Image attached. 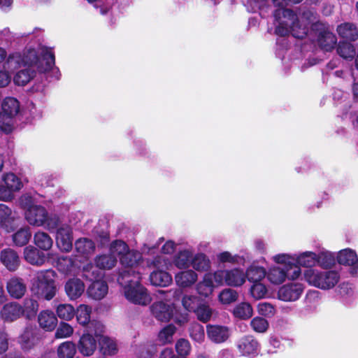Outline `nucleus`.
<instances>
[{
    "label": "nucleus",
    "mask_w": 358,
    "mask_h": 358,
    "mask_svg": "<svg viewBox=\"0 0 358 358\" xmlns=\"http://www.w3.org/2000/svg\"><path fill=\"white\" fill-rule=\"evenodd\" d=\"M273 17L276 34L283 36L291 33L297 38L306 36L310 27L313 30H317L315 25L322 23L317 21V13L308 8H300L298 14L290 9H278L274 11Z\"/></svg>",
    "instance_id": "1"
},
{
    "label": "nucleus",
    "mask_w": 358,
    "mask_h": 358,
    "mask_svg": "<svg viewBox=\"0 0 358 358\" xmlns=\"http://www.w3.org/2000/svg\"><path fill=\"white\" fill-rule=\"evenodd\" d=\"M32 35L36 38L38 45L37 48L26 49L21 54L23 66L29 69H36L38 73L52 70L55 64V56L51 49L41 45L43 31L36 28Z\"/></svg>",
    "instance_id": "2"
},
{
    "label": "nucleus",
    "mask_w": 358,
    "mask_h": 358,
    "mask_svg": "<svg viewBox=\"0 0 358 358\" xmlns=\"http://www.w3.org/2000/svg\"><path fill=\"white\" fill-rule=\"evenodd\" d=\"M129 271L120 273L118 277L119 283L124 287V294L125 298L131 303L147 306L149 304L152 298L147 289L143 287L141 282V273L136 271V275L129 278Z\"/></svg>",
    "instance_id": "3"
},
{
    "label": "nucleus",
    "mask_w": 358,
    "mask_h": 358,
    "mask_svg": "<svg viewBox=\"0 0 358 358\" xmlns=\"http://www.w3.org/2000/svg\"><path fill=\"white\" fill-rule=\"evenodd\" d=\"M304 280L310 286L320 289H330L338 282L339 273L336 271H320L317 268L306 269L303 272Z\"/></svg>",
    "instance_id": "4"
},
{
    "label": "nucleus",
    "mask_w": 358,
    "mask_h": 358,
    "mask_svg": "<svg viewBox=\"0 0 358 358\" xmlns=\"http://www.w3.org/2000/svg\"><path fill=\"white\" fill-rule=\"evenodd\" d=\"M55 275V272L52 269L38 271L32 287L34 294L47 301L51 300L57 292Z\"/></svg>",
    "instance_id": "5"
},
{
    "label": "nucleus",
    "mask_w": 358,
    "mask_h": 358,
    "mask_svg": "<svg viewBox=\"0 0 358 358\" xmlns=\"http://www.w3.org/2000/svg\"><path fill=\"white\" fill-rule=\"evenodd\" d=\"M20 102L13 97H6L1 103L0 111V129L6 134L10 133L16 117L20 114Z\"/></svg>",
    "instance_id": "6"
},
{
    "label": "nucleus",
    "mask_w": 358,
    "mask_h": 358,
    "mask_svg": "<svg viewBox=\"0 0 358 358\" xmlns=\"http://www.w3.org/2000/svg\"><path fill=\"white\" fill-rule=\"evenodd\" d=\"M45 229L50 231H56V244L62 252H67V224L63 217L55 213L47 214Z\"/></svg>",
    "instance_id": "7"
},
{
    "label": "nucleus",
    "mask_w": 358,
    "mask_h": 358,
    "mask_svg": "<svg viewBox=\"0 0 358 358\" xmlns=\"http://www.w3.org/2000/svg\"><path fill=\"white\" fill-rule=\"evenodd\" d=\"M20 208L24 210V217L27 222L33 226H45L47 210L41 205L34 203H19Z\"/></svg>",
    "instance_id": "8"
},
{
    "label": "nucleus",
    "mask_w": 358,
    "mask_h": 358,
    "mask_svg": "<svg viewBox=\"0 0 358 358\" xmlns=\"http://www.w3.org/2000/svg\"><path fill=\"white\" fill-rule=\"evenodd\" d=\"M91 332H94V336L99 341L100 350L103 355H113L117 352L116 342L106 336L103 335L104 326L99 321H92L90 322Z\"/></svg>",
    "instance_id": "9"
},
{
    "label": "nucleus",
    "mask_w": 358,
    "mask_h": 358,
    "mask_svg": "<svg viewBox=\"0 0 358 358\" xmlns=\"http://www.w3.org/2000/svg\"><path fill=\"white\" fill-rule=\"evenodd\" d=\"M1 179L4 185H0V201H10L13 198L14 192L22 187V182L20 178L11 172L3 174Z\"/></svg>",
    "instance_id": "10"
},
{
    "label": "nucleus",
    "mask_w": 358,
    "mask_h": 358,
    "mask_svg": "<svg viewBox=\"0 0 358 358\" xmlns=\"http://www.w3.org/2000/svg\"><path fill=\"white\" fill-rule=\"evenodd\" d=\"M301 274V269L299 267H294L293 271L283 268L280 266H274L271 267L266 273L267 279L273 285H280L286 279L296 280Z\"/></svg>",
    "instance_id": "11"
},
{
    "label": "nucleus",
    "mask_w": 358,
    "mask_h": 358,
    "mask_svg": "<svg viewBox=\"0 0 358 358\" xmlns=\"http://www.w3.org/2000/svg\"><path fill=\"white\" fill-rule=\"evenodd\" d=\"M315 27L318 31L317 43L319 47L326 52L331 51L337 43L335 34L329 30L326 24L323 23L316 24Z\"/></svg>",
    "instance_id": "12"
},
{
    "label": "nucleus",
    "mask_w": 358,
    "mask_h": 358,
    "mask_svg": "<svg viewBox=\"0 0 358 358\" xmlns=\"http://www.w3.org/2000/svg\"><path fill=\"white\" fill-rule=\"evenodd\" d=\"M304 290V286L299 282H290L281 286L277 292L278 299L285 302L297 301Z\"/></svg>",
    "instance_id": "13"
},
{
    "label": "nucleus",
    "mask_w": 358,
    "mask_h": 358,
    "mask_svg": "<svg viewBox=\"0 0 358 358\" xmlns=\"http://www.w3.org/2000/svg\"><path fill=\"white\" fill-rule=\"evenodd\" d=\"M20 217L16 216L11 209L3 203H0V227L7 232L13 231L21 224Z\"/></svg>",
    "instance_id": "14"
},
{
    "label": "nucleus",
    "mask_w": 358,
    "mask_h": 358,
    "mask_svg": "<svg viewBox=\"0 0 358 358\" xmlns=\"http://www.w3.org/2000/svg\"><path fill=\"white\" fill-rule=\"evenodd\" d=\"M142 261V255L136 250H130L120 258V263L124 267L121 272L129 271V278L136 275V271L140 272L139 264Z\"/></svg>",
    "instance_id": "15"
},
{
    "label": "nucleus",
    "mask_w": 358,
    "mask_h": 358,
    "mask_svg": "<svg viewBox=\"0 0 358 358\" xmlns=\"http://www.w3.org/2000/svg\"><path fill=\"white\" fill-rule=\"evenodd\" d=\"M237 348L241 355L255 357L258 355L260 346L253 336H246L238 341Z\"/></svg>",
    "instance_id": "16"
},
{
    "label": "nucleus",
    "mask_w": 358,
    "mask_h": 358,
    "mask_svg": "<svg viewBox=\"0 0 358 358\" xmlns=\"http://www.w3.org/2000/svg\"><path fill=\"white\" fill-rule=\"evenodd\" d=\"M23 315V308L17 302H8L0 310V317L6 322H12Z\"/></svg>",
    "instance_id": "17"
},
{
    "label": "nucleus",
    "mask_w": 358,
    "mask_h": 358,
    "mask_svg": "<svg viewBox=\"0 0 358 358\" xmlns=\"http://www.w3.org/2000/svg\"><path fill=\"white\" fill-rule=\"evenodd\" d=\"M207 336L213 343L220 344L225 342L230 336L229 327L223 325L208 324L206 326Z\"/></svg>",
    "instance_id": "18"
},
{
    "label": "nucleus",
    "mask_w": 358,
    "mask_h": 358,
    "mask_svg": "<svg viewBox=\"0 0 358 358\" xmlns=\"http://www.w3.org/2000/svg\"><path fill=\"white\" fill-rule=\"evenodd\" d=\"M6 289L11 298L20 299L24 296L27 285L22 278L13 276L6 282Z\"/></svg>",
    "instance_id": "19"
},
{
    "label": "nucleus",
    "mask_w": 358,
    "mask_h": 358,
    "mask_svg": "<svg viewBox=\"0 0 358 358\" xmlns=\"http://www.w3.org/2000/svg\"><path fill=\"white\" fill-rule=\"evenodd\" d=\"M93 329V327L92 328ZM90 323L87 328V333L84 334L80 338L78 348L84 356L92 355L96 348V340L93 337L94 332H91Z\"/></svg>",
    "instance_id": "20"
},
{
    "label": "nucleus",
    "mask_w": 358,
    "mask_h": 358,
    "mask_svg": "<svg viewBox=\"0 0 358 358\" xmlns=\"http://www.w3.org/2000/svg\"><path fill=\"white\" fill-rule=\"evenodd\" d=\"M150 311L153 317L160 322H168L173 316L172 307L162 301L152 303Z\"/></svg>",
    "instance_id": "21"
},
{
    "label": "nucleus",
    "mask_w": 358,
    "mask_h": 358,
    "mask_svg": "<svg viewBox=\"0 0 358 358\" xmlns=\"http://www.w3.org/2000/svg\"><path fill=\"white\" fill-rule=\"evenodd\" d=\"M0 260L3 266L11 272L15 271L20 264L17 253L10 248L4 249L1 252Z\"/></svg>",
    "instance_id": "22"
},
{
    "label": "nucleus",
    "mask_w": 358,
    "mask_h": 358,
    "mask_svg": "<svg viewBox=\"0 0 358 358\" xmlns=\"http://www.w3.org/2000/svg\"><path fill=\"white\" fill-rule=\"evenodd\" d=\"M23 255L25 261L34 266H42L46 260L44 252L32 245L26 246Z\"/></svg>",
    "instance_id": "23"
},
{
    "label": "nucleus",
    "mask_w": 358,
    "mask_h": 358,
    "mask_svg": "<svg viewBox=\"0 0 358 358\" xmlns=\"http://www.w3.org/2000/svg\"><path fill=\"white\" fill-rule=\"evenodd\" d=\"M197 280V273L192 269L180 271L175 275V281L177 285L182 288L192 287L195 284Z\"/></svg>",
    "instance_id": "24"
},
{
    "label": "nucleus",
    "mask_w": 358,
    "mask_h": 358,
    "mask_svg": "<svg viewBox=\"0 0 358 358\" xmlns=\"http://www.w3.org/2000/svg\"><path fill=\"white\" fill-rule=\"evenodd\" d=\"M108 291L106 282L98 280L93 281L88 287L87 292L90 297L95 300H101L105 297Z\"/></svg>",
    "instance_id": "25"
},
{
    "label": "nucleus",
    "mask_w": 358,
    "mask_h": 358,
    "mask_svg": "<svg viewBox=\"0 0 358 358\" xmlns=\"http://www.w3.org/2000/svg\"><path fill=\"white\" fill-rule=\"evenodd\" d=\"M39 326L45 331H51L55 329L57 319L55 313L49 310L41 311L38 316Z\"/></svg>",
    "instance_id": "26"
},
{
    "label": "nucleus",
    "mask_w": 358,
    "mask_h": 358,
    "mask_svg": "<svg viewBox=\"0 0 358 358\" xmlns=\"http://www.w3.org/2000/svg\"><path fill=\"white\" fill-rule=\"evenodd\" d=\"M336 31L340 37L346 40L355 41L358 38V29L354 23H342L337 27Z\"/></svg>",
    "instance_id": "27"
},
{
    "label": "nucleus",
    "mask_w": 358,
    "mask_h": 358,
    "mask_svg": "<svg viewBox=\"0 0 358 358\" xmlns=\"http://www.w3.org/2000/svg\"><path fill=\"white\" fill-rule=\"evenodd\" d=\"M295 264L301 268V266L313 268L317 265L316 253L310 251H306L298 255L295 254Z\"/></svg>",
    "instance_id": "28"
},
{
    "label": "nucleus",
    "mask_w": 358,
    "mask_h": 358,
    "mask_svg": "<svg viewBox=\"0 0 358 358\" xmlns=\"http://www.w3.org/2000/svg\"><path fill=\"white\" fill-rule=\"evenodd\" d=\"M196 288L197 293L200 296L203 297H208L210 296L215 289L212 273H206L203 275L202 280L197 283Z\"/></svg>",
    "instance_id": "29"
},
{
    "label": "nucleus",
    "mask_w": 358,
    "mask_h": 358,
    "mask_svg": "<svg viewBox=\"0 0 358 358\" xmlns=\"http://www.w3.org/2000/svg\"><path fill=\"white\" fill-rule=\"evenodd\" d=\"M245 282L243 270L238 268L227 269V284L231 287H240Z\"/></svg>",
    "instance_id": "30"
},
{
    "label": "nucleus",
    "mask_w": 358,
    "mask_h": 358,
    "mask_svg": "<svg viewBox=\"0 0 358 358\" xmlns=\"http://www.w3.org/2000/svg\"><path fill=\"white\" fill-rule=\"evenodd\" d=\"M191 266L198 272H207L210 269L211 262L206 255L199 252L193 255Z\"/></svg>",
    "instance_id": "31"
},
{
    "label": "nucleus",
    "mask_w": 358,
    "mask_h": 358,
    "mask_svg": "<svg viewBox=\"0 0 358 358\" xmlns=\"http://www.w3.org/2000/svg\"><path fill=\"white\" fill-rule=\"evenodd\" d=\"M150 280L155 286L166 287L172 282V277L164 270H156L150 273Z\"/></svg>",
    "instance_id": "32"
},
{
    "label": "nucleus",
    "mask_w": 358,
    "mask_h": 358,
    "mask_svg": "<svg viewBox=\"0 0 358 358\" xmlns=\"http://www.w3.org/2000/svg\"><path fill=\"white\" fill-rule=\"evenodd\" d=\"M317 265L322 268H329L333 266L336 260V256L335 253L331 252L325 249H322L317 254Z\"/></svg>",
    "instance_id": "33"
},
{
    "label": "nucleus",
    "mask_w": 358,
    "mask_h": 358,
    "mask_svg": "<svg viewBox=\"0 0 358 358\" xmlns=\"http://www.w3.org/2000/svg\"><path fill=\"white\" fill-rule=\"evenodd\" d=\"M295 254L290 255L287 253L278 254L272 257V260L279 264L285 269H287L289 271H294V267H299L295 264Z\"/></svg>",
    "instance_id": "34"
},
{
    "label": "nucleus",
    "mask_w": 358,
    "mask_h": 358,
    "mask_svg": "<svg viewBox=\"0 0 358 358\" xmlns=\"http://www.w3.org/2000/svg\"><path fill=\"white\" fill-rule=\"evenodd\" d=\"M94 264L99 269L110 270L116 265L117 258L110 255V252L108 254H102L97 255L94 258Z\"/></svg>",
    "instance_id": "35"
},
{
    "label": "nucleus",
    "mask_w": 358,
    "mask_h": 358,
    "mask_svg": "<svg viewBox=\"0 0 358 358\" xmlns=\"http://www.w3.org/2000/svg\"><path fill=\"white\" fill-rule=\"evenodd\" d=\"M34 244L41 250L48 251L51 249L53 241L52 238L44 231H37L34 236Z\"/></svg>",
    "instance_id": "36"
},
{
    "label": "nucleus",
    "mask_w": 358,
    "mask_h": 358,
    "mask_svg": "<svg viewBox=\"0 0 358 358\" xmlns=\"http://www.w3.org/2000/svg\"><path fill=\"white\" fill-rule=\"evenodd\" d=\"M357 258L356 252L350 248L341 250L336 255V259L340 264L349 266L350 267L357 260Z\"/></svg>",
    "instance_id": "37"
},
{
    "label": "nucleus",
    "mask_w": 358,
    "mask_h": 358,
    "mask_svg": "<svg viewBox=\"0 0 358 358\" xmlns=\"http://www.w3.org/2000/svg\"><path fill=\"white\" fill-rule=\"evenodd\" d=\"M35 329L31 327H25L23 333L19 338V342L24 350H29L34 345L35 341Z\"/></svg>",
    "instance_id": "38"
},
{
    "label": "nucleus",
    "mask_w": 358,
    "mask_h": 358,
    "mask_svg": "<svg viewBox=\"0 0 358 358\" xmlns=\"http://www.w3.org/2000/svg\"><path fill=\"white\" fill-rule=\"evenodd\" d=\"M36 69L26 68L16 73L13 81L17 85L24 86L36 76Z\"/></svg>",
    "instance_id": "39"
},
{
    "label": "nucleus",
    "mask_w": 358,
    "mask_h": 358,
    "mask_svg": "<svg viewBox=\"0 0 358 358\" xmlns=\"http://www.w3.org/2000/svg\"><path fill=\"white\" fill-rule=\"evenodd\" d=\"M193 257L192 252L189 250L180 251L174 259V264L178 268H187L191 266V261Z\"/></svg>",
    "instance_id": "40"
},
{
    "label": "nucleus",
    "mask_w": 358,
    "mask_h": 358,
    "mask_svg": "<svg viewBox=\"0 0 358 358\" xmlns=\"http://www.w3.org/2000/svg\"><path fill=\"white\" fill-rule=\"evenodd\" d=\"M101 270V269H99L96 264H93L92 263H87L83 267V276L86 279L92 282L101 280L103 275V273Z\"/></svg>",
    "instance_id": "41"
},
{
    "label": "nucleus",
    "mask_w": 358,
    "mask_h": 358,
    "mask_svg": "<svg viewBox=\"0 0 358 358\" xmlns=\"http://www.w3.org/2000/svg\"><path fill=\"white\" fill-rule=\"evenodd\" d=\"M31 236L30 229L24 227L19 229L13 234V241L17 246H24L28 243Z\"/></svg>",
    "instance_id": "42"
},
{
    "label": "nucleus",
    "mask_w": 358,
    "mask_h": 358,
    "mask_svg": "<svg viewBox=\"0 0 358 358\" xmlns=\"http://www.w3.org/2000/svg\"><path fill=\"white\" fill-rule=\"evenodd\" d=\"M85 290V285L79 278L69 280V298L76 299L82 295Z\"/></svg>",
    "instance_id": "43"
},
{
    "label": "nucleus",
    "mask_w": 358,
    "mask_h": 358,
    "mask_svg": "<svg viewBox=\"0 0 358 358\" xmlns=\"http://www.w3.org/2000/svg\"><path fill=\"white\" fill-rule=\"evenodd\" d=\"M245 274V278H247L250 282L253 283L259 282L266 276V270L263 267L257 266H250Z\"/></svg>",
    "instance_id": "44"
},
{
    "label": "nucleus",
    "mask_w": 358,
    "mask_h": 358,
    "mask_svg": "<svg viewBox=\"0 0 358 358\" xmlns=\"http://www.w3.org/2000/svg\"><path fill=\"white\" fill-rule=\"evenodd\" d=\"M76 251L83 255H88L94 252L95 250L94 243L86 238H80L75 243Z\"/></svg>",
    "instance_id": "45"
},
{
    "label": "nucleus",
    "mask_w": 358,
    "mask_h": 358,
    "mask_svg": "<svg viewBox=\"0 0 358 358\" xmlns=\"http://www.w3.org/2000/svg\"><path fill=\"white\" fill-rule=\"evenodd\" d=\"M253 313L251 305L246 302L238 304L233 310L234 315L239 319L246 320L250 318Z\"/></svg>",
    "instance_id": "46"
},
{
    "label": "nucleus",
    "mask_w": 358,
    "mask_h": 358,
    "mask_svg": "<svg viewBox=\"0 0 358 358\" xmlns=\"http://www.w3.org/2000/svg\"><path fill=\"white\" fill-rule=\"evenodd\" d=\"M23 315H25L27 319L33 318L38 309V303L36 300L31 298H26L23 301Z\"/></svg>",
    "instance_id": "47"
},
{
    "label": "nucleus",
    "mask_w": 358,
    "mask_h": 358,
    "mask_svg": "<svg viewBox=\"0 0 358 358\" xmlns=\"http://www.w3.org/2000/svg\"><path fill=\"white\" fill-rule=\"evenodd\" d=\"M129 251L128 245L123 241L115 240L110 243L109 252L115 257L118 256L120 259Z\"/></svg>",
    "instance_id": "48"
},
{
    "label": "nucleus",
    "mask_w": 358,
    "mask_h": 358,
    "mask_svg": "<svg viewBox=\"0 0 358 358\" xmlns=\"http://www.w3.org/2000/svg\"><path fill=\"white\" fill-rule=\"evenodd\" d=\"M176 328L173 324L164 327L158 334V339L162 344L171 343L173 340Z\"/></svg>",
    "instance_id": "49"
},
{
    "label": "nucleus",
    "mask_w": 358,
    "mask_h": 358,
    "mask_svg": "<svg viewBox=\"0 0 358 358\" xmlns=\"http://www.w3.org/2000/svg\"><path fill=\"white\" fill-rule=\"evenodd\" d=\"M22 65V58L20 53L15 52L9 55L3 64L4 70L13 71Z\"/></svg>",
    "instance_id": "50"
},
{
    "label": "nucleus",
    "mask_w": 358,
    "mask_h": 358,
    "mask_svg": "<svg viewBox=\"0 0 358 358\" xmlns=\"http://www.w3.org/2000/svg\"><path fill=\"white\" fill-rule=\"evenodd\" d=\"M238 297V292L231 288L224 289L218 295L219 301L224 305L235 302Z\"/></svg>",
    "instance_id": "51"
},
{
    "label": "nucleus",
    "mask_w": 358,
    "mask_h": 358,
    "mask_svg": "<svg viewBox=\"0 0 358 358\" xmlns=\"http://www.w3.org/2000/svg\"><path fill=\"white\" fill-rule=\"evenodd\" d=\"M337 52L344 59H352L355 55V48L350 43L340 42L337 46Z\"/></svg>",
    "instance_id": "52"
},
{
    "label": "nucleus",
    "mask_w": 358,
    "mask_h": 358,
    "mask_svg": "<svg viewBox=\"0 0 358 358\" xmlns=\"http://www.w3.org/2000/svg\"><path fill=\"white\" fill-rule=\"evenodd\" d=\"M91 312V307L85 304L80 305L76 311V317L78 322L83 325H85L86 324L89 323Z\"/></svg>",
    "instance_id": "53"
},
{
    "label": "nucleus",
    "mask_w": 358,
    "mask_h": 358,
    "mask_svg": "<svg viewBox=\"0 0 358 358\" xmlns=\"http://www.w3.org/2000/svg\"><path fill=\"white\" fill-rule=\"evenodd\" d=\"M190 337L197 343H202L205 338V331L203 327L199 324H192L189 328Z\"/></svg>",
    "instance_id": "54"
},
{
    "label": "nucleus",
    "mask_w": 358,
    "mask_h": 358,
    "mask_svg": "<svg viewBox=\"0 0 358 358\" xmlns=\"http://www.w3.org/2000/svg\"><path fill=\"white\" fill-rule=\"evenodd\" d=\"M194 313L200 321L207 322L211 318L213 310L209 306L203 303L198 306Z\"/></svg>",
    "instance_id": "55"
},
{
    "label": "nucleus",
    "mask_w": 358,
    "mask_h": 358,
    "mask_svg": "<svg viewBox=\"0 0 358 358\" xmlns=\"http://www.w3.org/2000/svg\"><path fill=\"white\" fill-rule=\"evenodd\" d=\"M250 326L255 332L264 333L267 331L269 324L266 319L262 317H255L250 321Z\"/></svg>",
    "instance_id": "56"
},
{
    "label": "nucleus",
    "mask_w": 358,
    "mask_h": 358,
    "mask_svg": "<svg viewBox=\"0 0 358 358\" xmlns=\"http://www.w3.org/2000/svg\"><path fill=\"white\" fill-rule=\"evenodd\" d=\"M199 299L194 295H185L182 299L183 307L188 311L194 312L199 306Z\"/></svg>",
    "instance_id": "57"
},
{
    "label": "nucleus",
    "mask_w": 358,
    "mask_h": 358,
    "mask_svg": "<svg viewBox=\"0 0 358 358\" xmlns=\"http://www.w3.org/2000/svg\"><path fill=\"white\" fill-rule=\"evenodd\" d=\"M251 296L255 299H261L267 294V288L263 284L259 282L254 283L250 289Z\"/></svg>",
    "instance_id": "58"
},
{
    "label": "nucleus",
    "mask_w": 358,
    "mask_h": 358,
    "mask_svg": "<svg viewBox=\"0 0 358 358\" xmlns=\"http://www.w3.org/2000/svg\"><path fill=\"white\" fill-rule=\"evenodd\" d=\"M257 311L259 315L266 317H272L276 312L275 306L268 302H260L257 306Z\"/></svg>",
    "instance_id": "59"
},
{
    "label": "nucleus",
    "mask_w": 358,
    "mask_h": 358,
    "mask_svg": "<svg viewBox=\"0 0 358 358\" xmlns=\"http://www.w3.org/2000/svg\"><path fill=\"white\" fill-rule=\"evenodd\" d=\"M176 350L178 355L187 357L191 351V345L187 339L180 338L176 343Z\"/></svg>",
    "instance_id": "60"
},
{
    "label": "nucleus",
    "mask_w": 358,
    "mask_h": 358,
    "mask_svg": "<svg viewBox=\"0 0 358 358\" xmlns=\"http://www.w3.org/2000/svg\"><path fill=\"white\" fill-rule=\"evenodd\" d=\"M148 264L149 266H152L157 270H164L168 268L169 260L164 256H157L152 260H148Z\"/></svg>",
    "instance_id": "61"
},
{
    "label": "nucleus",
    "mask_w": 358,
    "mask_h": 358,
    "mask_svg": "<svg viewBox=\"0 0 358 358\" xmlns=\"http://www.w3.org/2000/svg\"><path fill=\"white\" fill-rule=\"evenodd\" d=\"M30 34H13L10 32L9 29L4 28L3 29L0 31V41H4L6 43H10L12 42L15 39V38H22V37H27L29 36Z\"/></svg>",
    "instance_id": "62"
},
{
    "label": "nucleus",
    "mask_w": 358,
    "mask_h": 358,
    "mask_svg": "<svg viewBox=\"0 0 358 358\" xmlns=\"http://www.w3.org/2000/svg\"><path fill=\"white\" fill-rule=\"evenodd\" d=\"M213 282H215L217 285H222L224 284H227V270H217L213 273Z\"/></svg>",
    "instance_id": "63"
},
{
    "label": "nucleus",
    "mask_w": 358,
    "mask_h": 358,
    "mask_svg": "<svg viewBox=\"0 0 358 358\" xmlns=\"http://www.w3.org/2000/svg\"><path fill=\"white\" fill-rule=\"evenodd\" d=\"M217 260L221 263H235L237 262V257L226 251L217 255Z\"/></svg>",
    "instance_id": "64"
}]
</instances>
